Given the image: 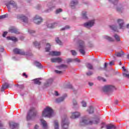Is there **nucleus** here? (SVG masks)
Listing matches in <instances>:
<instances>
[{
  "mask_svg": "<svg viewBox=\"0 0 129 129\" xmlns=\"http://www.w3.org/2000/svg\"><path fill=\"white\" fill-rule=\"evenodd\" d=\"M92 74H93V72H88V73H86L87 76H91Z\"/></svg>",
  "mask_w": 129,
  "mask_h": 129,
  "instance_id": "3c124183",
  "label": "nucleus"
},
{
  "mask_svg": "<svg viewBox=\"0 0 129 129\" xmlns=\"http://www.w3.org/2000/svg\"><path fill=\"white\" fill-rule=\"evenodd\" d=\"M38 111L35 107H31L27 112L26 116L27 120H34V118L37 116Z\"/></svg>",
  "mask_w": 129,
  "mask_h": 129,
  "instance_id": "f03ea898",
  "label": "nucleus"
},
{
  "mask_svg": "<svg viewBox=\"0 0 129 129\" xmlns=\"http://www.w3.org/2000/svg\"><path fill=\"white\" fill-rule=\"evenodd\" d=\"M113 37L117 42L120 41V38H119V36H118V35L117 34L114 35Z\"/></svg>",
  "mask_w": 129,
  "mask_h": 129,
  "instance_id": "72a5a7b5",
  "label": "nucleus"
},
{
  "mask_svg": "<svg viewBox=\"0 0 129 129\" xmlns=\"http://www.w3.org/2000/svg\"><path fill=\"white\" fill-rule=\"evenodd\" d=\"M73 61H74L75 62H78V63L80 62V60L78 59V58H74Z\"/></svg>",
  "mask_w": 129,
  "mask_h": 129,
  "instance_id": "8fccbe9b",
  "label": "nucleus"
},
{
  "mask_svg": "<svg viewBox=\"0 0 129 129\" xmlns=\"http://www.w3.org/2000/svg\"><path fill=\"white\" fill-rule=\"evenodd\" d=\"M7 40H10L11 41H13V42H18V38L14 36H8L7 37Z\"/></svg>",
  "mask_w": 129,
  "mask_h": 129,
  "instance_id": "b1692460",
  "label": "nucleus"
},
{
  "mask_svg": "<svg viewBox=\"0 0 129 129\" xmlns=\"http://www.w3.org/2000/svg\"><path fill=\"white\" fill-rule=\"evenodd\" d=\"M70 62H72V59H68L67 60V62L70 63Z\"/></svg>",
  "mask_w": 129,
  "mask_h": 129,
  "instance_id": "e2e57ef3",
  "label": "nucleus"
},
{
  "mask_svg": "<svg viewBox=\"0 0 129 129\" xmlns=\"http://www.w3.org/2000/svg\"><path fill=\"white\" fill-rule=\"evenodd\" d=\"M71 53L73 55V56H76L77 55V52L75 50H71Z\"/></svg>",
  "mask_w": 129,
  "mask_h": 129,
  "instance_id": "49530a36",
  "label": "nucleus"
},
{
  "mask_svg": "<svg viewBox=\"0 0 129 129\" xmlns=\"http://www.w3.org/2000/svg\"><path fill=\"white\" fill-rule=\"evenodd\" d=\"M6 7H12L13 9H14L15 11H16V10H18V5H17V3L16 2L11 0L10 1H8L5 4Z\"/></svg>",
  "mask_w": 129,
  "mask_h": 129,
  "instance_id": "1a4fd4ad",
  "label": "nucleus"
},
{
  "mask_svg": "<svg viewBox=\"0 0 129 129\" xmlns=\"http://www.w3.org/2000/svg\"><path fill=\"white\" fill-rule=\"evenodd\" d=\"M57 67H58V68H64V69H66V68H67V66L66 65V64H62L60 66H58Z\"/></svg>",
  "mask_w": 129,
  "mask_h": 129,
  "instance_id": "a18cd8bd",
  "label": "nucleus"
},
{
  "mask_svg": "<svg viewBox=\"0 0 129 129\" xmlns=\"http://www.w3.org/2000/svg\"><path fill=\"white\" fill-rule=\"evenodd\" d=\"M114 64V61H111L109 63L110 66H111L113 65Z\"/></svg>",
  "mask_w": 129,
  "mask_h": 129,
  "instance_id": "052dcab7",
  "label": "nucleus"
},
{
  "mask_svg": "<svg viewBox=\"0 0 129 129\" xmlns=\"http://www.w3.org/2000/svg\"><path fill=\"white\" fill-rule=\"evenodd\" d=\"M78 5V0H73L71 2L70 6L72 8L75 9V7Z\"/></svg>",
  "mask_w": 129,
  "mask_h": 129,
  "instance_id": "a211bd4d",
  "label": "nucleus"
},
{
  "mask_svg": "<svg viewBox=\"0 0 129 129\" xmlns=\"http://www.w3.org/2000/svg\"><path fill=\"white\" fill-rule=\"evenodd\" d=\"M94 25V20L90 21L87 23L84 24V27L85 28H91Z\"/></svg>",
  "mask_w": 129,
  "mask_h": 129,
  "instance_id": "ddd939ff",
  "label": "nucleus"
},
{
  "mask_svg": "<svg viewBox=\"0 0 129 129\" xmlns=\"http://www.w3.org/2000/svg\"><path fill=\"white\" fill-rule=\"evenodd\" d=\"M57 26V23H46V26L47 28L49 29H54Z\"/></svg>",
  "mask_w": 129,
  "mask_h": 129,
  "instance_id": "aec40b11",
  "label": "nucleus"
},
{
  "mask_svg": "<svg viewBox=\"0 0 129 129\" xmlns=\"http://www.w3.org/2000/svg\"><path fill=\"white\" fill-rule=\"evenodd\" d=\"M109 3L112 4L114 6H116V10L118 13H123L124 12V8L123 6L120 4H118V0H108Z\"/></svg>",
  "mask_w": 129,
  "mask_h": 129,
  "instance_id": "20e7f679",
  "label": "nucleus"
},
{
  "mask_svg": "<svg viewBox=\"0 0 129 129\" xmlns=\"http://www.w3.org/2000/svg\"><path fill=\"white\" fill-rule=\"evenodd\" d=\"M89 85L90 86H92L93 85V83L89 82Z\"/></svg>",
  "mask_w": 129,
  "mask_h": 129,
  "instance_id": "774afa93",
  "label": "nucleus"
},
{
  "mask_svg": "<svg viewBox=\"0 0 129 129\" xmlns=\"http://www.w3.org/2000/svg\"><path fill=\"white\" fill-rule=\"evenodd\" d=\"M7 35H8V32L5 31L3 34V37H4V38H6V36H7Z\"/></svg>",
  "mask_w": 129,
  "mask_h": 129,
  "instance_id": "603ef678",
  "label": "nucleus"
},
{
  "mask_svg": "<svg viewBox=\"0 0 129 129\" xmlns=\"http://www.w3.org/2000/svg\"><path fill=\"white\" fill-rule=\"evenodd\" d=\"M115 89V88H114V86L111 85H107L103 87V91L104 92H109V91H112V90H114Z\"/></svg>",
  "mask_w": 129,
  "mask_h": 129,
  "instance_id": "9d476101",
  "label": "nucleus"
},
{
  "mask_svg": "<svg viewBox=\"0 0 129 129\" xmlns=\"http://www.w3.org/2000/svg\"><path fill=\"white\" fill-rule=\"evenodd\" d=\"M41 43L42 42H38L37 41H35L33 42V45H34L35 47H38V48H40V45H41Z\"/></svg>",
  "mask_w": 129,
  "mask_h": 129,
  "instance_id": "473e14b6",
  "label": "nucleus"
},
{
  "mask_svg": "<svg viewBox=\"0 0 129 129\" xmlns=\"http://www.w3.org/2000/svg\"><path fill=\"white\" fill-rule=\"evenodd\" d=\"M81 103L83 107H86V105H87L86 102L83 101L81 102Z\"/></svg>",
  "mask_w": 129,
  "mask_h": 129,
  "instance_id": "09e8293b",
  "label": "nucleus"
},
{
  "mask_svg": "<svg viewBox=\"0 0 129 129\" xmlns=\"http://www.w3.org/2000/svg\"><path fill=\"white\" fill-rule=\"evenodd\" d=\"M62 12V10L61 9H57L56 11V14H59V13H61Z\"/></svg>",
  "mask_w": 129,
  "mask_h": 129,
  "instance_id": "864d4df0",
  "label": "nucleus"
},
{
  "mask_svg": "<svg viewBox=\"0 0 129 129\" xmlns=\"http://www.w3.org/2000/svg\"><path fill=\"white\" fill-rule=\"evenodd\" d=\"M8 9V12H11V10L12 9V8H11V7L9 6H7Z\"/></svg>",
  "mask_w": 129,
  "mask_h": 129,
  "instance_id": "680f3d73",
  "label": "nucleus"
},
{
  "mask_svg": "<svg viewBox=\"0 0 129 129\" xmlns=\"http://www.w3.org/2000/svg\"><path fill=\"white\" fill-rule=\"evenodd\" d=\"M15 86H17V87H18L20 89H23V88H24V85H23L17 84Z\"/></svg>",
  "mask_w": 129,
  "mask_h": 129,
  "instance_id": "de8ad7c7",
  "label": "nucleus"
},
{
  "mask_svg": "<svg viewBox=\"0 0 129 129\" xmlns=\"http://www.w3.org/2000/svg\"><path fill=\"white\" fill-rule=\"evenodd\" d=\"M33 81L34 82V84H38V85L41 84V82H40L39 79H35L33 80Z\"/></svg>",
  "mask_w": 129,
  "mask_h": 129,
  "instance_id": "c9c22d12",
  "label": "nucleus"
},
{
  "mask_svg": "<svg viewBox=\"0 0 129 129\" xmlns=\"http://www.w3.org/2000/svg\"><path fill=\"white\" fill-rule=\"evenodd\" d=\"M87 68L90 70H92V69H93V66H92V64L90 63H88L87 64Z\"/></svg>",
  "mask_w": 129,
  "mask_h": 129,
  "instance_id": "58836bf2",
  "label": "nucleus"
},
{
  "mask_svg": "<svg viewBox=\"0 0 129 129\" xmlns=\"http://www.w3.org/2000/svg\"><path fill=\"white\" fill-rule=\"evenodd\" d=\"M54 129H59V124L58 123V120H55L54 121Z\"/></svg>",
  "mask_w": 129,
  "mask_h": 129,
  "instance_id": "2f4dec72",
  "label": "nucleus"
},
{
  "mask_svg": "<svg viewBox=\"0 0 129 129\" xmlns=\"http://www.w3.org/2000/svg\"><path fill=\"white\" fill-rule=\"evenodd\" d=\"M67 88H69L70 89H73V92L75 94H76L77 93V90H75L73 88V87L72 86V85L68 84L67 85Z\"/></svg>",
  "mask_w": 129,
  "mask_h": 129,
  "instance_id": "a878e982",
  "label": "nucleus"
},
{
  "mask_svg": "<svg viewBox=\"0 0 129 129\" xmlns=\"http://www.w3.org/2000/svg\"><path fill=\"white\" fill-rule=\"evenodd\" d=\"M54 95L55 96H59V93L58 92V91H55L54 92Z\"/></svg>",
  "mask_w": 129,
  "mask_h": 129,
  "instance_id": "4d7b16f0",
  "label": "nucleus"
},
{
  "mask_svg": "<svg viewBox=\"0 0 129 129\" xmlns=\"http://www.w3.org/2000/svg\"><path fill=\"white\" fill-rule=\"evenodd\" d=\"M3 89H7V88H9V87H10V85L9 84V83H5L3 85Z\"/></svg>",
  "mask_w": 129,
  "mask_h": 129,
  "instance_id": "ea45409f",
  "label": "nucleus"
},
{
  "mask_svg": "<svg viewBox=\"0 0 129 129\" xmlns=\"http://www.w3.org/2000/svg\"><path fill=\"white\" fill-rule=\"evenodd\" d=\"M13 59L15 60V61H18V60H19V58H18L17 56H13Z\"/></svg>",
  "mask_w": 129,
  "mask_h": 129,
  "instance_id": "bf43d9fd",
  "label": "nucleus"
},
{
  "mask_svg": "<svg viewBox=\"0 0 129 129\" xmlns=\"http://www.w3.org/2000/svg\"><path fill=\"white\" fill-rule=\"evenodd\" d=\"M9 17V14H6L4 15L0 16V20H3V19H6V18H8Z\"/></svg>",
  "mask_w": 129,
  "mask_h": 129,
  "instance_id": "a19ab883",
  "label": "nucleus"
},
{
  "mask_svg": "<svg viewBox=\"0 0 129 129\" xmlns=\"http://www.w3.org/2000/svg\"><path fill=\"white\" fill-rule=\"evenodd\" d=\"M51 49V44L50 43H46V47H45L46 52H49Z\"/></svg>",
  "mask_w": 129,
  "mask_h": 129,
  "instance_id": "7c9ffc66",
  "label": "nucleus"
},
{
  "mask_svg": "<svg viewBox=\"0 0 129 129\" xmlns=\"http://www.w3.org/2000/svg\"><path fill=\"white\" fill-rule=\"evenodd\" d=\"M55 42L57 43V44H58V45H62V42L59 40V38L58 37L55 38Z\"/></svg>",
  "mask_w": 129,
  "mask_h": 129,
  "instance_id": "37998d69",
  "label": "nucleus"
},
{
  "mask_svg": "<svg viewBox=\"0 0 129 129\" xmlns=\"http://www.w3.org/2000/svg\"><path fill=\"white\" fill-rule=\"evenodd\" d=\"M34 65H35V66H36V67H37L38 68H39V69H42V68H43V66H42V64H41V63L35 61L34 62Z\"/></svg>",
  "mask_w": 129,
  "mask_h": 129,
  "instance_id": "cd10ccee",
  "label": "nucleus"
},
{
  "mask_svg": "<svg viewBox=\"0 0 129 129\" xmlns=\"http://www.w3.org/2000/svg\"><path fill=\"white\" fill-rule=\"evenodd\" d=\"M107 67V62H105L104 68H106Z\"/></svg>",
  "mask_w": 129,
  "mask_h": 129,
  "instance_id": "69168bd1",
  "label": "nucleus"
},
{
  "mask_svg": "<svg viewBox=\"0 0 129 129\" xmlns=\"http://www.w3.org/2000/svg\"><path fill=\"white\" fill-rule=\"evenodd\" d=\"M69 29H70V27L68 25H66L64 27L61 28L60 30L65 31V30H68Z\"/></svg>",
  "mask_w": 129,
  "mask_h": 129,
  "instance_id": "c03bdc74",
  "label": "nucleus"
},
{
  "mask_svg": "<svg viewBox=\"0 0 129 129\" xmlns=\"http://www.w3.org/2000/svg\"><path fill=\"white\" fill-rule=\"evenodd\" d=\"M14 54H18V55H26V56H33V54L31 52H25L22 49L19 48H15L13 50Z\"/></svg>",
  "mask_w": 129,
  "mask_h": 129,
  "instance_id": "0eeeda50",
  "label": "nucleus"
},
{
  "mask_svg": "<svg viewBox=\"0 0 129 129\" xmlns=\"http://www.w3.org/2000/svg\"><path fill=\"white\" fill-rule=\"evenodd\" d=\"M53 109L50 107H47L42 112V116L44 117H51L53 115Z\"/></svg>",
  "mask_w": 129,
  "mask_h": 129,
  "instance_id": "39448f33",
  "label": "nucleus"
},
{
  "mask_svg": "<svg viewBox=\"0 0 129 129\" xmlns=\"http://www.w3.org/2000/svg\"><path fill=\"white\" fill-rule=\"evenodd\" d=\"M128 74H126L125 73H123V77H126L128 78Z\"/></svg>",
  "mask_w": 129,
  "mask_h": 129,
  "instance_id": "13d9d810",
  "label": "nucleus"
},
{
  "mask_svg": "<svg viewBox=\"0 0 129 129\" xmlns=\"http://www.w3.org/2000/svg\"><path fill=\"white\" fill-rule=\"evenodd\" d=\"M73 104L74 105V107H77V106H78V105L77 104V101L75 99H74L73 100Z\"/></svg>",
  "mask_w": 129,
  "mask_h": 129,
  "instance_id": "79ce46f5",
  "label": "nucleus"
},
{
  "mask_svg": "<svg viewBox=\"0 0 129 129\" xmlns=\"http://www.w3.org/2000/svg\"><path fill=\"white\" fill-rule=\"evenodd\" d=\"M38 128H39V126H38V125H35L34 127V129H38Z\"/></svg>",
  "mask_w": 129,
  "mask_h": 129,
  "instance_id": "338daca9",
  "label": "nucleus"
},
{
  "mask_svg": "<svg viewBox=\"0 0 129 129\" xmlns=\"http://www.w3.org/2000/svg\"><path fill=\"white\" fill-rule=\"evenodd\" d=\"M117 23L119 25V27L117 26L116 24H114L112 25H110V29L114 32H118V30H123V25H124V22H123V20L122 19H118L117 20Z\"/></svg>",
  "mask_w": 129,
  "mask_h": 129,
  "instance_id": "7ed1b4c3",
  "label": "nucleus"
},
{
  "mask_svg": "<svg viewBox=\"0 0 129 129\" xmlns=\"http://www.w3.org/2000/svg\"><path fill=\"white\" fill-rule=\"evenodd\" d=\"M49 55L51 56H60L61 55V52L60 51H51L49 52Z\"/></svg>",
  "mask_w": 129,
  "mask_h": 129,
  "instance_id": "4be33fe9",
  "label": "nucleus"
},
{
  "mask_svg": "<svg viewBox=\"0 0 129 129\" xmlns=\"http://www.w3.org/2000/svg\"><path fill=\"white\" fill-rule=\"evenodd\" d=\"M23 77H25V78H28V75H27V74H26V73H23Z\"/></svg>",
  "mask_w": 129,
  "mask_h": 129,
  "instance_id": "6e6d98bb",
  "label": "nucleus"
},
{
  "mask_svg": "<svg viewBox=\"0 0 129 129\" xmlns=\"http://www.w3.org/2000/svg\"><path fill=\"white\" fill-rule=\"evenodd\" d=\"M79 52L82 55H85V42L81 40L79 41Z\"/></svg>",
  "mask_w": 129,
  "mask_h": 129,
  "instance_id": "6e6552de",
  "label": "nucleus"
},
{
  "mask_svg": "<svg viewBox=\"0 0 129 129\" xmlns=\"http://www.w3.org/2000/svg\"><path fill=\"white\" fill-rule=\"evenodd\" d=\"M95 120L93 121L90 120L89 119H87L86 117H82L80 121V125H88V124L91 125L93 123L97 124L99 122V118L96 117L95 118Z\"/></svg>",
  "mask_w": 129,
  "mask_h": 129,
  "instance_id": "f257e3e1",
  "label": "nucleus"
},
{
  "mask_svg": "<svg viewBox=\"0 0 129 129\" xmlns=\"http://www.w3.org/2000/svg\"><path fill=\"white\" fill-rule=\"evenodd\" d=\"M80 116V113L79 112H73L72 113L71 118H77Z\"/></svg>",
  "mask_w": 129,
  "mask_h": 129,
  "instance_id": "f3484780",
  "label": "nucleus"
},
{
  "mask_svg": "<svg viewBox=\"0 0 129 129\" xmlns=\"http://www.w3.org/2000/svg\"><path fill=\"white\" fill-rule=\"evenodd\" d=\"M51 61L52 63H55L56 62L57 63H61L62 62V58L60 57L52 58L51 59Z\"/></svg>",
  "mask_w": 129,
  "mask_h": 129,
  "instance_id": "6ab92c4d",
  "label": "nucleus"
},
{
  "mask_svg": "<svg viewBox=\"0 0 129 129\" xmlns=\"http://www.w3.org/2000/svg\"><path fill=\"white\" fill-rule=\"evenodd\" d=\"M88 111L90 114L93 113V112H94V108L93 106H90L88 110Z\"/></svg>",
  "mask_w": 129,
  "mask_h": 129,
  "instance_id": "c85d7f7f",
  "label": "nucleus"
},
{
  "mask_svg": "<svg viewBox=\"0 0 129 129\" xmlns=\"http://www.w3.org/2000/svg\"><path fill=\"white\" fill-rule=\"evenodd\" d=\"M52 83H53V80L52 79H50L44 83V87H48V86H50Z\"/></svg>",
  "mask_w": 129,
  "mask_h": 129,
  "instance_id": "412c9836",
  "label": "nucleus"
},
{
  "mask_svg": "<svg viewBox=\"0 0 129 129\" xmlns=\"http://www.w3.org/2000/svg\"><path fill=\"white\" fill-rule=\"evenodd\" d=\"M28 32L31 36H33V37L36 36V31L33 29H29L28 30Z\"/></svg>",
  "mask_w": 129,
  "mask_h": 129,
  "instance_id": "5701e85b",
  "label": "nucleus"
},
{
  "mask_svg": "<svg viewBox=\"0 0 129 129\" xmlns=\"http://www.w3.org/2000/svg\"><path fill=\"white\" fill-rule=\"evenodd\" d=\"M67 97V94H64L62 97L56 98L55 99V102H56V103H60V102H62V101H63L64 99H65Z\"/></svg>",
  "mask_w": 129,
  "mask_h": 129,
  "instance_id": "4468645a",
  "label": "nucleus"
},
{
  "mask_svg": "<svg viewBox=\"0 0 129 129\" xmlns=\"http://www.w3.org/2000/svg\"><path fill=\"white\" fill-rule=\"evenodd\" d=\"M33 22L36 25H40L43 22V19L41 17L36 15L33 18Z\"/></svg>",
  "mask_w": 129,
  "mask_h": 129,
  "instance_id": "9b49d317",
  "label": "nucleus"
},
{
  "mask_svg": "<svg viewBox=\"0 0 129 129\" xmlns=\"http://www.w3.org/2000/svg\"><path fill=\"white\" fill-rule=\"evenodd\" d=\"M106 127V129L116 128V126H115V125H107Z\"/></svg>",
  "mask_w": 129,
  "mask_h": 129,
  "instance_id": "f704fd0d",
  "label": "nucleus"
},
{
  "mask_svg": "<svg viewBox=\"0 0 129 129\" xmlns=\"http://www.w3.org/2000/svg\"><path fill=\"white\" fill-rule=\"evenodd\" d=\"M123 55H124V52L121 50V52H117L116 55L117 57H121V56H123Z\"/></svg>",
  "mask_w": 129,
  "mask_h": 129,
  "instance_id": "e433bc0d",
  "label": "nucleus"
},
{
  "mask_svg": "<svg viewBox=\"0 0 129 129\" xmlns=\"http://www.w3.org/2000/svg\"><path fill=\"white\" fill-rule=\"evenodd\" d=\"M17 19L23 21V23L27 24L28 23V17L24 16L23 15H19L17 16Z\"/></svg>",
  "mask_w": 129,
  "mask_h": 129,
  "instance_id": "f8f14e48",
  "label": "nucleus"
},
{
  "mask_svg": "<svg viewBox=\"0 0 129 129\" xmlns=\"http://www.w3.org/2000/svg\"><path fill=\"white\" fill-rule=\"evenodd\" d=\"M61 126L63 129H67L69 127V120H68L67 115H63L62 116Z\"/></svg>",
  "mask_w": 129,
  "mask_h": 129,
  "instance_id": "423d86ee",
  "label": "nucleus"
},
{
  "mask_svg": "<svg viewBox=\"0 0 129 129\" xmlns=\"http://www.w3.org/2000/svg\"><path fill=\"white\" fill-rule=\"evenodd\" d=\"M41 122L43 128L44 129H47V122L44 119H41Z\"/></svg>",
  "mask_w": 129,
  "mask_h": 129,
  "instance_id": "393cba45",
  "label": "nucleus"
},
{
  "mask_svg": "<svg viewBox=\"0 0 129 129\" xmlns=\"http://www.w3.org/2000/svg\"><path fill=\"white\" fill-rule=\"evenodd\" d=\"M47 7L49 9L48 10H50L53 9V8H55V6L52 5V3H48L47 5Z\"/></svg>",
  "mask_w": 129,
  "mask_h": 129,
  "instance_id": "4c0bfd02",
  "label": "nucleus"
},
{
  "mask_svg": "<svg viewBox=\"0 0 129 129\" xmlns=\"http://www.w3.org/2000/svg\"><path fill=\"white\" fill-rule=\"evenodd\" d=\"M82 15V18L84 20H87V19H88V17H87V12H83Z\"/></svg>",
  "mask_w": 129,
  "mask_h": 129,
  "instance_id": "c756f323",
  "label": "nucleus"
},
{
  "mask_svg": "<svg viewBox=\"0 0 129 129\" xmlns=\"http://www.w3.org/2000/svg\"><path fill=\"white\" fill-rule=\"evenodd\" d=\"M5 51V49L4 48H0V52H4Z\"/></svg>",
  "mask_w": 129,
  "mask_h": 129,
  "instance_id": "0e129e2a",
  "label": "nucleus"
},
{
  "mask_svg": "<svg viewBox=\"0 0 129 129\" xmlns=\"http://www.w3.org/2000/svg\"><path fill=\"white\" fill-rule=\"evenodd\" d=\"M104 38L106 40H107L108 41H109V42H114V39L112 38V37H110L107 35H105L104 36Z\"/></svg>",
  "mask_w": 129,
  "mask_h": 129,
  "instance_id": "bb28decb",
  "label": "nucleus"
},
{
  "mask_svg": "<svg viewBox=\"0 0 129 129\" xmlns=\"http://www.w3.org/2000/svg\"><path fill=\"white\" fill-rule=\"evenodd\" d=\"M9 32L12 33L19 34H20V31H19V29L16 27H13L11 29L9 30Z\"/></svg>",
  "mask_w": 129,
  "mask_h": 129,
  "instance_id": "2eb2a0df",
  "label": "nucleus"
},
{
  "mask_svg": "<svg viewBox=\"0 0 129 129\" xmlns=\"http://www.w3.org/2000/svg\"><path fill=\"white\" fill-rule=\"evenodd\" d=\"M9 126L10 128L12 129L18 128V127L19 126V124L15 123L14 122H11L9 123Z\"/></svg>",
  "mask_w": 129,
  "mask_h": 129,
  "instance_id": "dca6fc26",
  "label": "nucleus"
},
{
  "mask_svg": "<svg viewBox=\"0 0 129 129\" xmlns=\"http://www.w3.org/2000/svg\"><path fill=\"white\" fill-rule=\"evenodd\" d=\"M55 73H56L57 74H61V73H62V71H58V70H55Z\"/></svg>",
  "mask_w": 129,
  "mask_h": 129,
  "instance_id": "5fc2aeb1",
  "label": "nucleus"
}]
</instances>
